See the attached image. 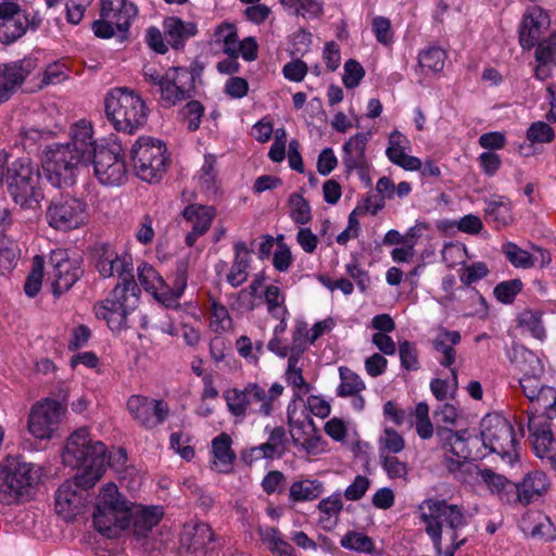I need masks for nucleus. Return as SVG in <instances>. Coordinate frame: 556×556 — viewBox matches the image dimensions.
Returning a JSON list of instances; mask_svg holds the SVG:
<instances>
[{
	"label": "nucleus",
	"mask_w": 556,
	"mask_h": 556,
	"mask_svg": "<svg viewBox=\"0 0 556 556\" xmlns=\"http://www.w3.org/2000/svg\"><path fill=\"white\" fill-rule=\"evenodd\" d=\"M341 545L344 548L359 553H370L375 547V544L369 536L365 535L364 533L355 531L348 532L341 539Z\"/></svg>",
	"instance_id": "61"
},
{
	"label": "nucleus",
	"mask_w": 556,
	"mask_h": 556,
	"mask_svg": "<svg viewBox=\"0 0 556 556\" xmlns=\"http://www.w3.org/2000/svg\"><path fill=\"white\" fill-rule=\"evenodd\" d=\"M542 314L538 311L527 309L519 316V323L522 327L528 329L532 336L542 340L545 337V329L541 320Z\"/></svg>",
	"instance_id": "63"
},
{
	"label": "nucleus",
	"mask_w": 556,
	"mask_h": 556,
	"mask_svg": "<svg viewBox=\"0 0 556 556\" xmlns=\"http://www.w3.org/2000/svg\"><path fill=\"white\" fill-rule=\"evenodd\" d=\"M515 505L528 506L544 497L551 488L548 476L539 469L527 472L515 483Z\"/></svg>",
	"instance_id": "22"
},
{
	"label": "nucleus",
	"mask_w": 556,
	"mask_h": 556,
	"mask_svg": "<svg viewBox=\"0 0 556 556\" xmlns=\"http://www.w3.org/2000/svg\"><path fill=\"white\" fill-rule=\"evenodd\" d=\"M34 68L35 64L30 59L0 66V91L9 92L20 87Z\"/></svg>",
	"instance_id": "31"
},
{
	"label": "nucleus",
	"mask_w": 556,
	"mask_h": 556,
	"mask_svg": "<svg viewBox=\"0 0 556 556\" xmlns=\"http://www.w3.org/2000/svg\"><path fill=\"white\" fill-rule=\"evenodd\" d=\"M164 36L175 49L184 47L185 42L195 36L198 27L193 22H185L179 17L169 16L163 22Z\"/></svg>",
	"instance_id": "35"
},
{
	"label": "nucleus",
	"mask_w": 556,
	"mask_h": 556,
	"mask_svg": "<svg viewBox=\"0 0 556 556\" xmlns=\"http://www.w3.org/2000/svg\"><path fill=\"white\" fill-rule=\"evenodd\" d=\"M189 277V263L187 261H180L177 264L173 283L169 287L165 282V306L174 307L178 305V300L184 294Z\"/></svg>",
	"instance_id": "41"
},
{
	"label": "nucleus",
	"mask_w": 556,
	"mask_h": 556,
	"mask_svg": "<svg viewBox=\"0 0 556 556\" xmlns=\"http://www.w3.org/2000/svg\"><path fill=\"white\" fill-rule=\"evenodd\" d=\"M480 481L496 495L502 503L515 505V483L503 475H498L491 469L479 470Z\"/></svg>",
	"instance_id": "32"
},
{
	"label": "nucleus",
	"mask_w": 556,
	"mask_h": 556,
	"mask_svg": "<svg viewBox=\"0 0 556 556\" xmlns=\"http://www.w3.org/2000/svg\"><path fill=\"white\" fill-rule=\"evenodd\" d=\"M88 218L87 204L70 194L54 197L46 211L48 225L58 231L78 229L88 223Z\"/></svg>",
	"instance_id": "12"
},
{
	"label": "nucleus",
	"mask_w": 556,
	"mask_h": 556,
	"mask_svg": "<svg viewBox=\"0 0 556 556\" xmlns=\"http://www.w3.org/2000/svg\"><path fill=\"white\" fill-rule=\"evenodd\" d=\"M43 270L45 260L41 255H36L33 258L31 270L24 283V291L29 298H34L40 291L43 279Z\"/></svg>",
	"instance_id": "54"
},
{
	"label": "nucleus",
	"mask_w": 556,
	"mask_h": 556,
	"mask_svg": "<svg viewBox=\"0 0 556 556\" xmlns=\"http://www.w3.org/2000/svg\"><path fill=\"white\" fill-rule=\"evenodd\" d=\"M198 181L201 188L208 193L217 190V168L216 159L213 155H206L201 169L198 173Z\"/></svg>",
	"instance_id": "53"
},
{
	"label": "nucleus",
	"mask_w": 556,
	"mask_h": 556,
	"mask_svg": "<svg viewBox=\"0 0 556 556\" xmlns=\"http://www.w3.org/2000/svg\"><path fill=\"white\" fill-rule=\"evenodd\" d=\"M325 491L324 483L316 479L294 481L289 489V498L294 502H308L318 498Z\"/></svg>",
	"instance_id": "42"
},
{
	"label": "nucleus",
	"mask_w": 556,
	"mask_h": 556,
	"mask_svg": "<svg viewBox=\"0 0 556 556\" xmlns=\"http://www.w3.org/2000/svg\"><path fill=\"white\" fill-rule=\"evenodd\" d=\"M137 276L143 289L165 305V280L156 269L148 263H142L138 266Z\"/></svg>",
	"instance_id": "38"
},
{
	"label": "nucleus",
	"mask_w": 556,
	"mask_h": 556,
	"mask_svg": "<svg viewBox=\"0 0 556 556\" xmlns=\"http://www.w3.org/2000/svg\"><path fill=\"white\" fill-rule=\"evenodd\" d=\"M421 520L426 525V532L433 541L438 554L442 553V536L444 535L451 544L446 556H454V552L464 543L458 541V529L466 525V518L462 507L448 504L446 501L429 498L420 505Z\"/></svg>",
	"instance_id": "3"
},
{
	"label": "nucleus",
	"mask_w": 556,
	"mask_h": 556,
	"mask_svg": "<svg viewBox=\"0 0 556 556\" xmlns=\"http://www.w3.org/2000/svg\"><path fill=\"white\" fill-rule=\"evenodd\" d=\"M367 142V135L356 134L344 143L342 162L348 170H362L366 168L367 160L365 151Z\"/></svg>",
	"instance_id": "36"
},
{
	"label": "nucleus",
	"mask_w": 556,
	"mask_h": 556,
	"mask_svg": "<svg viewBox=\"0 0 556 556\" xmlns=\"http://www.w3.org/2000/svg\"><path fill=\"white\" fill-rule=\"evenodd\" d=\"M139 302V289L131 277H124L106 299L93 307L97 318L103 319L108 327L119 332L127 327V316L135 311Z\"/></svg>",
	"instance_id": "7"
},
{
	"label": "nucleus",
	"mask_w": 556,
	"mask_h": 556,
	"mask_svg": "<svg viewBox=\"0 0 556 556\" xmlns=\"http://www.w3.org/2000/svg\"><path fill=\"white\" fill-rule=\"evenodd\" d=\"M445 59L446 54L443 49L432 47L419 53L418 63L420 67L437 73L443 70Z\"/></svg>",
	"instance_id": "56"
},
{
	"label": "nucleus",
	"mask_w": 556,
	"mask_h": 556,
	"mask_svg": "<svg viewBox=\"0 0 556 556\" xmlns=\"http://www.w3.org/2000/svg\"><path fill=\"white\" fill-rule=\"evenodd\" d=\"M70 67L63 60L52 62L47 65L40 87L48 85H56L64 81L68 77Z\"/></svg>",
	"instance_id": "58"
},
{
	"label": "nucleus",
	"mask_w": 556,
	"mask_h": 556,
	"mask_svg": "<svg viewBox=\"0 0 556 556\" xmlns=\"http://www.w3.org/2000/svg\"><path fill=\"white\" fill-rule=\"evenodd\" d=\"M216 216L217 211L212 205H204L200 203L188 204L181 211L182 219L190 227L185 235V244L188 248H194L199 239L208 232Z\"/></svg>",
	"instance_id": "18"
},
{
	"label": "nucleus",
	"mask_w": 556,
	"mask_h": 556,
	"mask_svg": "<svg viewBox=\"0 0 556 556\" xmlns=\"http://www.w3.org/2000/svg\"><path fill=\"white\" fill-rule=\"evenodd\" d=\"M463 292L465 299L463 300L462 311L464 314L466 316L486 317L488 304L485 299L476 289L466 288Z\"/></svg>",
	"instance_id": "50"
},
{
	"label": "nucleus",
	"mask_w": 556,
	"mask_h": 556,
	"mask_svg": "<svg viewBox=\"0 0 556 556\" xmlns=\"http://www.w3.org/2000/svg\"><path fill=\"white\" fill-rule=\"evenodd\" d=\"M7 187L16 205L37 208L45 198L38 165L29 159L14 161L7 170Z\"/></svg>",
	"instance_id": "6"
},
{
	"label": "nucleus",
	"mask_w": 556,
	"mask_h": 556,
	"mask_svg": "<svg viewBox=\"0 0 556 556\" xmlns=\"http://www.w3.org/2000/svg\"><path fill=\"white\" fill-rule=\"evenodd\" d=\"M289 215L298 225L308 224L312 219L308 202L299 193H292L288 200Z\"/></svg>",
	"instance_id": "55"
},
{
	"label": "nucleus",
	"mask_w": 556,
	"mask_h": 556,
	"mask_svg": "<svg viewBox=\"0 0 556 556\" xmlns=\"http://www.w3.org/2000/svg\"><path fill=\"white\" fill-rule=\"evenodd\" d=\"M535 50V77L544 80L549 77L552 68L556 65V42L552 39L536 43Z\"/></svg>",
	"instance_id": "40"
},
{
	"label": "nucleus",
	"mask_w": 556,
	"mask_h": 556,
	"mask_svg": "<svg viewBox=\"0 0 556 556\" xmlns=\"http://www.w3.org/2000/svg\"><path fill=\"white\" fill-rule=\"evenodd\" d=\"M451 375L452 382L439 378L431 380L430 389L437 400L444 401L456 392L458 386L456 368H451Z\"/></svg>",
	"instance_id": "62"
},
{
	"label": "nucleus",
	"mask_w": 556,
	"mask_h": 556,
	"mask_svg": "<svg viewBox=\"0 0 556 556\" xmlns=\"http://www.w3.org/2000/svg\"><path fill=\"white\" fill-rule=\"evenodd\" d=\"M405 439L391 427H384L378 438V455L400 454L405 448Z\"/></svg>",
	"instance_id": "47"
},
{
	"label": "nucleus",
	"mask_w": 556,
	"mask_h": 556,
	"mask_svg": "<svg viewBox=\"0 0 556 556\" xmlns=\"http://www.w3.org/2000/svg\"><path fill=\"white\" fill-rule=\"evenodd\" d=\"M105 445L93 441L87 428L75 430L67 439L62 458L65 465L77 468L73 480L61 484L55 494V511L65 520L80 515L87 503V490L105 472Z\"/></svg>",
	"instance_id": "1"
},
{
	"label": "nucleus",
	"mask_w": 556,
	"mask_h": 556,
	"mask_svg": "<svg viewBox=\"0 0 556 556\" xmlns=\"http://www.w3.org/2000/svg\"><path fill=\"white\" fill-rule=\"evenodd\" d=\"M503 252L515 267L530 268L536 265L544 266L551 262L548 252L536 249L533 253H529L511 242L503 245Z\"/></svg>",
	"instance_id": "33"
},
{
	"label": "nucleus",
	"mask_w": 556,
	"mask_h": 556,
	"mask_svg": "<svg viewBox=\"0 0 556 556\" xmlns=\"http://www.w3.org/2000/svg\"><path fill=\"white\" fill-rule=\"evenodd\" d=\"M235 258L227 274V282L237 288L243 285L249 277V268L251 263V250L242 241L233 245Z\"/></svg>",
	"instance_id": "37"
},
{
	"label": "nucleus",
	"mask_w": 556,
	"mask_h": 556,
	"mask_svg": "<svg viewBox=\"0 0 556 556\" xmlns=\"http://www.w3.org/2000/svg\"><path fill=\"white\" fill-rule=\"evenodd\" d=\"M29 20L25 13L0 22V41L9 45L21 38L28 27Z\"/></svg>",
	"instance_id": "45"
},
{
	"label": "nucleus",
	"mask_w": 556,
	"mask_h": 556,
	"mask_svg": "<svg viewBox=\"0 0 556 556\" xmlns=\"http://www.w3.org/2000/svg\"><path fill=\"white\" fill-rule=\"evenodd\" d=\"M208 320L210 328L216 333L226 332L232 327L227 307L215 300L211 301Z\"/></svg>",
	"instance_id": "51"
},
{
	"label": "nucleus",
	"mask_w": 556,
	"mask_h": 556,
	"mask_svg": "<svg viewBox=\"0 0 556 556\" xmlns=\"http://www.w3.org/2000/svg\"><path fill=\"white\" fill-rule=\"evenodd\" d=\"M93 174L103 186H121L127 180L128 169L119 146L100 147L91 157Z\"/></svg>",
	"instance_id": "13"
},
{
	"label": "nucleus",
	"mask_w": 556,
	"mask_h": 556,
	"mask_svg": "<svg viewBox=\"0 0 556 556\" xmlns=\"http://www.w3.org/2000/svg\"><path fill=\"white\" fill-rule=\"evenodd\" d=\"M280 2L286 8L294 9L296 14L305 18H315L323 11L318 0H280Z\"/></svg>",
	"instance_id": "60"
},
{
	"label": "nucleus",
	"mask_w": 556,
	"mask_h": 556,
	"mask_svg": "<svg viewBox=\"0 0 556 556\" xmlns=\"http://www.w3.org/2000/svg\"><path fill=\"white\" fill-rule=\"evenodd\" d=\"M213 542V531L206 523L186 526L180 535V549L186 556H205Z\"/></svg>",
	"instance_id": "26"
},
{
	"label": "nucleus",
	"mask_w": 556,
	"mask_h": 556,
	"mask_svg": "<svg viewBox=\"0 0 556 556\" xmlns=\"http://www.w3.org/2000/svg\"><path fill=\"white\" fill-rule=\"evenodd\" d=\"M258 534L261 541L267 545L270 552L276 556L288 551H293L292 546L282 539L281 533L277 528L268 526L261 527L258 529Z\"/></svg>",
	"instance_id": "52"
},
{
	"label": "nucleus",
	"mask_w": 556,
	"mask_h": 556,
	"mask_svg": "<svg viewBox=\"0 0 556 556\" xmlns=\"http://www.w3.org/2000/svg\"><path fill=\"white\" fill-rule=\"evenodd\" d=\"M105 114L117 131L134 134L148 118L142 98L128 88H114L105 97Z\"/></svg>",
	"instance_id": "5"
},
{
	"label": "nucleus",
	"mask_w": 556,
	"mask_h": 556,
	"mask_svg": "<svg viewBox=\"0 0 556 556\" xmlns=\"http://www.w3.org/2000/svg\"><path fill=\"white\" fill-rule=\"evenodd\" d=\"M410 149L409 139L402 132L394 130L389 136V146L387 148L388 159L395 165L405 170L415 172L421 167V160L408 155L406 152Z\"/></svg>",
	"instance_id": "28"
},
{
	"label": "nucleus",
	"mask_w": 556,
	"mask_h": 556,
	"mask_svg": "<svg viewBox=\"0 0 556 556\" xmlns=\"http://www.w3.org/2000/svg\"><path fill=\"white\" fill-rule=\"evenodd\" d=\"M261 299H263L266 311L273 318L289 317L290 313L286 304V293L278 286H266Z\"/></svg>",
	"instance_id": "43"
},
{
	"label": "nucleus",
	"mask_w": 556,
	"mask_h": 556,
	"mask_svg": "<svg viewBox=\"0 0 556 556\" xmlns=\"http://www.w3.org/2000/svg\"><path fill=\"white\" fill-rule=\"evenodd\" d=\"M415 428L420 439L427 440L433 435V426L429 417V406L420 402L415 407Z\"/></svg>",
	"instance_id": "57"
},
{
	"label": "nucleus",
	"mask_w": 556,
	"mask_h": 556,
	"mask_svg": "<svg viewBox=\"0 0 556 556\" xmlns=\"http://www.w3.org/2000/svg\"><path fill=\"white\" fill-rule=\"evenodd\" d=\"M40 472L34 464L8 458L0 466V503L12 505L30 494Z\"/></svg>",
	"instance_id": "8"
},
{
	"label": "nucleus",
	"mask_w": 556,
	"mask_h": 556,
	"mask_svg": "<svg viewBox=\"0 0 556 556\" xmlns=\"http://www.w3.org/2000/svg\"><path fill=\"white\" fill-rule=\"evenodd\" d=\"M66 407L59 401L43 399L36 402L28 414L27 429L39 440H49L59 429Z\"/></svg>",
	"instance_id": "14"
},
{
	"label": "nucleus",
	"mask_w": 556,
	"mask_h": 556,
	"mask_svg": "<svg viewBox=\"0 0 556 556\" xmlns=\"http://www.w3.org/2000/svg\"><path fill=\"white\" fill-rule=\"evenodd\" d=\"M529 431L532 433V446L534 454L545 460L556 473V439L551 430H539L534 425V418H529Z\"/></svg>",
	"instance_id": "30"
},
{
	"label": "nucleus",
	"mask_w": 556,
	"mask_h": 556,
	"mask_svg": "<svg viewBox=\"0 0 556 556\" xmlns=\"http://www.w3.org/2000/svg\"><path fill=\"white\" fill-rule=\"evenodd\" d=\"M551 24L549 16L546 11L540 7L529 8L521 21L519 30V42L523 49L530 50L548 31Z\"/></svg>",
	"instance_id": "21"
},
{
	"label": "nucleus",
	"mask_w": 556,
	"mask_h": 556,
	"mask_svg": "<svg viewBox=\"0 0 556 556\" xmlns=\"http://www.w3.org/2000/svg\"><path fill=\"white\" fill-rule=\"evenodd\" d=\"M531 404L533 405L534 412H531L528 419L530 417L535 419L534 414L536 413L547 414L549 409L556 407V390L546 386L545 388L541 389V392L538 393ZM534 425L536 426L535 422Z\"/></svg>",
	"instance_id": "59"
},
{
	"label": "nucleus",
	"mask_w": 556,
	"mask_h": 556,
	"mask_svg": "<svg viewBox=\"0 0 556 556\" xmlns=\"http://www.w3.org/2000/svg\"><path fill=\"white\" fill-rule=\"evenodd\" d=\"M137 13L136 5L128 0H102L101 16L113 22L118 31H126Z\"/></svg>",
	"instance_id": "29"
},
{
	"label": "nucleus",
	"mask_w": 556,
	"mask_h": 556,
	"mask_svg": "<svg viewBox=\"0 0 556 556\" xmlns=\"http://www.w3.org/2000/svg\"><path fill=\"white\" fill-rule=\"evenodd\" d=\"M136 175L143 181L157 182L165 175L169 154L166 146L157 139L140 137L131 148Z\"/></svg>",
	"instance_id": "9"
},
{
	"label": "nucleus",
	"mask_w": 556,
	"mask_h": 556,
	"mask_svg": "<svg viewBox=\"0 0 556 556\" xmlns=\"http://www.w3.org/2000/svg\"><path fill=\"white\" fill-rule=\"evenodd\" d=\"M232 440L229 434L220 433L212 441V468L220 473H228L232 469L236 454L231 448Z\"/></svg>",
	"instance_id": "34"
},
{
	"label": "nucleus",
	"mask_w": 556,
	"mask_h": 556,
	"mask_svg": "<svg viewBox=\"0 0 556 556\" xmlns=\"http://www.w3.org/2000/svg\"><path fill=\"white\" fill-rule=\"evenodd\" d=\"M479 441L478 437L469 435L467 431L454 432L448 430L444 435V448L446 453L456 456L459 462L483 458L486 453L473 450L478 446Z\"/></svg>",
	"instance_id": "27"
},
{
	"label": "nucleus",
	"mask_w": 556,
	"mask_h": 556,
	"mask_svg": "<svg viewBox=\"0 0 556 556\" xmlns=\"http://www.w3.org/2000/svg\"><path fill=\"white\" fill-rule=\"evenodd\" d=\"M67 139L64 144L68 146L73 153L86 164L91 161V157L99 149L94 138L93 126L85 118L71 124Z\"/></svg>",
	"instance_id": "20"
},
{
	"label": "nucleus",
	"mask_w": 556,
	"mask_h": 556,
	"mask_svg": "<svg viewBox=\"0 0 556 556\" xmlns=\"http://www.w3.org/2000/svg\"><path fill=\"white\" fill-rule=\"evenodd\" d=\"M126 406L132 419L147 430L155 429L169 416L168 404L159 399L136 394L127 400Z\"/></svg>",
	"instance_id": "16"
},
{
	"label": "nucleus",
	"mask_w": 556,
	"mask_h": 556,
	"mask_svg": "<svg viewBox=\"0 0 556 556\" xmlns=\"http://www.w3.org/2000/svg\"><path fill=\"white\" fill-rule=\"evenodd\" d=\"M521 358L522 361L518 363V367L522 372L520 386L525 395L531 403L538 393L541 392V389L546 387L540 382V376L543 374V365L539 357L530 351H522Z\"/></svg>",
	"instance_id": "25"
},
{
	"label": "nucleus",
	"mask_w": 556,
	"mask_h": 556,
	"mask_svg": "<svg viewBox=\"0 0 556 556\" xmlns=\"http://www.w3.org/2000/svg\"><path fill=\"white\" fill-rule=\"evenodd\" d=\"M460 333L458 331L442 330L433 340V348L440 355L439 363L447 368H453L452 365L456 361V350L454 345L460 342Z\"/></svg>",
	"instance_id": "39"
},
{
	"label": "nucleus",
	"mask_w": 556,
	"mask_h": 556,
	"mask_svg": "<svg viewBox=\"0 0 556 556\" xmlns=\"http://www.w3.org/2000/svg\"><path fill=\"white\" fill-rule=\"evenodd\" d=\"M379 462L389 479L400 480L404 483L409 481L412 466L397 454L381 455L379 456Z\"/></svg>",
	"instance_id": "44"
},
{
	"label": "nucleus",
	"mask_w": 556,
	"mask_h": 556,
	"mask_svg": "<svg viewBox=\"0 0 556 556\" xmlns=\"http://www.w3.org/2000/svg\"><path fill=\"white\" fill-rule=\"evenodd\" d=\"M481 442L486 455L495 453L514 463L518 458L517 440L510 422L498 414L486 415L481 421Z\"/></svg>",
	"instance_id": "10"
},
{
	"label": "nucleus",
	"mask_w": 556,
	"mask_h": 556,
	"mask_svg": "<svg viewBox=\"0 0 556 556\" xmlns=\"http://www.w3.org/2000/svg\"><path fill=\"white\" fill-rule=\"evenodd\" d=\"M87 165L64 143H53L46 148L42 168L48 180L56 187H66L74 182L79 167Z\"/></svg>",
	"instance_id": "11"
},
{
	"label": "nucleus",
	"mask_w": 556,
	"mask_h": 556,
	"mask_svg": "<svg viewBox=\"0 0 556 556\" xmlns=\"http://www.w3.org/2000/svg\"><path fill=\"white\" fill-rule=\"evenodd\" d=\"M215 42L223 46V52L228 56L236 54L237 42L239 41L238 30L235 24L222 23L214 31Z\"/></svg>",
	"instance_id": "49"
},
{
	"label": "nucleus",
	"mask_w": 556,
	"mask_h": 556,
	"mask_svg": "<svg viewBox=\"0 0 556 556\" xmlns=\"http://www.w3.org/2000/svg\"><path fill=\"white\" fill-rule=\"evenodd\" d=\"M339 375L340 384L337 389V394L339 396H357L363 390H365L366 384L364 380L349 367H340Z\"/></svg>",
	"instance_id": "46"
},
{
	"label": "nucleus",
	"mask_w": 556,
	"mask_h": 556,
	"mask_svg": "<svg viewBox=\"0 0 556 556\" xmlns=\"http://www.w3.org/2000/svg\"><path fill=\"white\" fill-rule=\"evenodd\" d=\"M52 291L60 295L70 290L83 274L80 260L72 257L67 250L56 249L50 254Z\"/></svg>",
	"instance_id": "15"
},
{
	"label": "nucleus",
	"mask_w": 556,
	"mask_h": 556,
	"mask_svg": "<svg viewBox=\"0 0 556 556\" xmlns=\"http://www.w3.org/2000/svg\"><path fill=\"white\" fill-rule=\"evenodd\" d=\"M167 83L175 87V96L165 88L163 102L165 106L175 105L188 97L194 89V75L187 67H170L164 73Z\"/></svg>",
	"instance_id": "24"
},
{
	"label": "nucleus",
	"mask_w": 556,
	"mask_h": 556,
	"mask_svg": "<svg viewBox=\"0 0 556 556\" xmlns=\"http://www.w3.org/2000/svg\"><path fill=\"white\" fill-rule=\"evenodd\" d=\"M164 516L161 506H143L126 500L114 483L103 485L93 513V523L109 538L121 530L131 529L137 538H144Z\"/></svg>",
	"instance_id": "2"
},
{
	"label": "nucleus",
	"mask_w": 556,
	"mask_h": 556,
	"mask_svg": "<svg viewBox=\"0 0 556 556\" xmlns=\"http://www.w3.org/2000/svg\"><path fill=\"white\" fill-rule=\"evenodd\" d=\"M92 261L103 278L114 275L131 276L132 265L126 256H121L114 247L108 243H100L92 248Z\"/></svg>",
	"instance_id": "19"
},
{
	"label": "nucleus",
	"mask_w": 556,
	"mask_h": 556,
	"mask_svg": "<svg viewBox=\"0 0 556 556\" xmlns=\"http://www.w3.org/2000/svg\"><path fill=\"white\" fill-rule=\"evenodd\" d=\"M283 386L275 382L266 390L256 382H249L243 389L229 388L224 391L223 397L228 412L238 419L249 415L267 417L275 408V402L283 393Z\"/></svg>",
	"instance_id": "4"
},
{
	"label": "nucleus",
	"mask_w": 556,
	"mask_h": 556,
	"mask_svg": "<svg viewBox=\"0 0 556 556\" xmlns=\"http://www.w3.org/2000/svg\"><path fill=\"white\" fill-rule=\"evenodd\" d=\"M289 431L293 442L306 451L317 446L319 438L304 402H290L287 408Z\"/></svg>",
	"instance_id": "17"
},
{
	"label": "nucleus",
	"mask_w": 556,
	"mask_h": 556,
	"mask_svg": "<svg viewBox=\"0 0 556 556\" xmlns=\"http://www.w3.org/2000/svg\"><path fill=\"white\" fill-rule=\"evenodd\" d=\"M306 359L303 357V351L292 349L289 354L287 368L283 378L288 387L292 389L291 402H304V396L307 395L312 386L306 381L303 375V369Z\"/></svg>",
	"instance_id": "23"
},
{
	"label": "nucleus",
	"mask_w": 556,
	"mask_h": 556,
	"mask_svg": "<svg viewBox=\"0 0 556 556\" xmlns=\"http://www.w3.org/2000/svg\"><path fill=\"white\" fill-rule=\"evenodd\" d=\"M485 220L495 228L509 225L513 220L510 205L503 201H490L485 207Z\"/></svg>",
	"instance_id": "48"
},
{
	"label": "nucleus",
	"mask_w": 556,
	"mask_h": 556,
	"mask_svg": "<svg viewBox=\"0 0 556 556\" xmlns=\"http://www.w3.org/2000/svg\"><path fill=\"white\" fill-rule=\"evenodd\" d=\"M522 287L523 283L520 279L503 281L494 288V295L500 302L509 304L513 303Z\"/></svg>",
	"instance_id": "64"
}]
</instances>
